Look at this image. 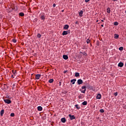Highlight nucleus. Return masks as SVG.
Masks as SVG:
<instances>
[{
    "label": "nucleus",
    "mask_w": 126,
    "mask_h": 126,
    "mask_svg": "<svg viewBox=\"0 0 126 126\" xmlns=\"http://www.w3.org/2000/svg\"><path fill=\"white\" fill-rule=\"evenodd\" d=\"M82 89L84 90L82 91L81 92V93H83L84 94H85V92H86V86H83L81 87Z\"/></svg>",
    "instance_id": "obj_1"
},
{
    "label": "nucleus",
    "mask_w": 126,
    "mask_h": 126,
    "mask_svg": "<svg viewBox=\"0 0 126 126\" xmlns=\"http://www.w3.org/2000/svg\"><path fill=\"white\" fill-rule=\"evenodd\" d=\"M3 101L6 104H10L11 103V100L9 99H4Z\"/></svg>",
    "instance_id": "obj_2"
},
{
    "label": "nucleus",
    "mask_w": 126,
    "mask_h": 126,
    "mask_svg": "<svg viewBox=\"0 0 126 126\" xmlns=\"http://www.w3.org/2000/svg\"><path fill=\"white\" fill-rule=\"evenodd\" d=\"M40 17L41 19V20H43V21H45V15L43 13H41L40 15Z\"/></svg>",
    "instance_id": "obj_3"
},
{
    "label": "nucleus",
    "mask_w": 126,
    "mask_h": 126,
    "mask_svg": "<svg viewBox=\"0 0 126 126\" xmlns=\"http://www.w3.org/2000/svg\"><path fill=\"white\" fill-rule=\"evenodd\" d=\"M69 117L71 121H72V120H75V116H74V115H71V114H69Z\"/></svg>",
    "instance_id": "obj_4"
},
{
    "label": "nucleus",
    "mask_w": 126,
    "mask_h": 126,
    "mask_svg": "<svg viewBox=\"0 0 126 126\" xmlns=\"http://www.w3.org/2000/svg\"><path fill=\"white\" fill-rule=\"evenodd\" d=\"M83 83V81L82 79H79L77 80V84L78 85H80V84H82Z\"/></svg>",
    "instance_id": "obj_5"
},
{
    "label": "nucleus",
    "mask_w": 126,
    "mask_h": 126,
    "mask_svg": "<svg viewBox=\"0 0 126 126\" xmlns=\"http://www.w3.org/2000/svg\"><path fill=\"white\" fill-rule=\"evenodd\" d=\"M69 28V26L68 25H65L63 27V30H67Z\"/></svg>",
    "instance_id": "obj_6"
},
{
    "label": "nucleus",
    "mask_w": 126,
    "mask_h": 126,
    "mask_svg": "<svg viewBox=\"0 0 126 126\" xmlns=\"http://www.w3.org/2000/svg\"><path fill=\"white\" fill-rule=\"evenodd\" d=\"M101 97H102V95L101 94H97L96 95V99H101Z\"/></svg>",
    "instance_id": "obj_7"
},
{
    "label": "nucleus",
    "mask_w": 126,
    "mask_h": 126,
    "mask_svg": "<svg viewBox=\"0 0 126 126\" xmlns=\"http://www.w3.org/2000/svg\"><path fill=\"white\" fill-rule=\"evenodd\" d=\"M41 77V74H36L35 75V79H40V78Z\"/></svg>",
    "instance_id": "obj_8"
},
{
    "label": "nucleus",
    "mask_w": 126,
    "mask_h": 126,
    "mask_svg": "<svg viewBox=\"0 0 126 126\" xmlns=\"http://www.w3.org/2000/svg\"><path fill=\"white\" fill-rule=\"evenodd\" d=\"M118 66H119V67H123V66H124V63L122 62L119 63H118Z\"/></svg>",
    "instance_id": "obj_9"
},
{
    "label": "nucleus",
    "mask_w": 126,
    "mask_h": 126,
    "mask_svg": "<svg viewBox=\"0 0 126 126\" xmlns=\"http://www.w3.org/2000/svg\"><path fill=\"white\" fill-rule=\"evenodd\" d=\"M75 81H76V79L71 80L70 83L72 84H74L75 83Z\"/></svg>",
    "instance_id": "obj_10"
},
{
    "label": "nucleus",
    "mask_w": 126,
    "mask_h": 126,
    "mask_svg": "<svg viewBox=\"0 0 126 126\" xmlns=\"http://www.w3.org/2000/svg\"><path fill=\"white\" fill-rule=\"evenodd\" d=\"M61 122L64 123L65 122H66V119H65V118H63L61 119Z\"/></svg>",
    "instance_id": "obj_11"
},
{
    "label": "nucleus",
    "mask_w": 126,
    "mask_h": 126,
    "mask_svg": "<svg viewBox=\"0 0 126 126\" xmlns=\"http://www.w3.org/2000/svg\"><path fill=\"white\" fill-rule=\"evenodd\" d=\"M63 59L64 60H68V56H67V55H63Z\"/></svg>",
    "instance_id": "obj_12"
},
{
    "label": "nucleus",
    "mask_w": 126,
    "mask_h": 126,
    "mask_svg": "<svg viewBox=\"0 0 126 126\" xmlns=\"http://www.w3.org/2000/svg\"><path fill=\"white\" fill-rule=\"evenodd\" d=\"M83 14V11L81 10V11H80L79 14L80 17H82Z\"/></svg>",
    "instance_id": "obj_13"
},
{
    "label": "nucleus",
    "mask_w": 126,
    "mask_h": 126,
    "mask_svg": "<svg viewBox=\"0 0 126 126\" xmlns=\"http://www.w3.org/2000/svg\"><path fill=\"white\" fill-rule=\"evenodd\" d=\"M68 33L67 31H64L62 33V35L63 36H64V35H67Z\"/></svg>",
    "instance_id": "obj_14"
},
{
    "label": "nucleus",
    "mask_w": 126,
    "mask_h": 126,
    "mask_svg": "<svg viewBox=\"0 0 126 126\" xmlns=\"http://www.w3.org/2000/svg\"><path fill=\"white\" fill-rule=\"evenodd\" d=\"M4 113V110L2 109L0 111V116L2 117L3 116V114Z\"/></svg>",
    "instance_id": "obj_15"
},
{
    "label": "nucleus",
    "mask_w": 126,
    "mask_h": 126,
    "mask_svg": "<svg viewBox=\"0 0 126 126\" xmlns=\"http://www.w3.org/2000/svg\"><path fill=\"white\" fill-rule=\"evenodd\" d=\"M19 16H21L22 17H23L24 16V13L23 12H20L19 13Z\"/></svg>",
    "instance_id": "obj_16"
},
{
    "label": "nucleus",
    "mask_w": 126,
    "mask_h": 126,
    "mask_svg": "<svg viewBox=\"0 0 126 126\" xmlns=\"http://www.w3.org/2000/svg\"><path fill=\"white\" fill-rule=\"evenodd\" d=\"M37 110L38 111H42V110H43V107H42L41 106H38L37 107Z\"/></svg>",
    "instance_id": "obj_17"
},
{
    "label": "nucleus",
    "mask_w": 126,
    "mask_h": 126,
    "mask_svg": "<svg viewBox=\"0 0 126 126\" xmlns=\"http://www.w3.org/2000/svg\"><path fill=\"white\" fill-rule=\"evenodd\" d=\"M82 105H83V106H86V105H87V101H85L83 102Z\"/></svg>",
    "instance_id": "obj_18"
},
{
    "label": "nucleus",
    "mask_w": 126,
    "mask_h": 126,
    "mask_svg": "<svg viewBox=\"0 0 126 126\" xmlns=\"http://www.w3.org/2000/svg\"><path fill=\"white\" fill-rule=\"evenodd\" d=\"M75 107L76 108V109H77L78 110H79V109H80V106H79V105L78 104H76L75 105Z\"/></svg>",
    "instance_id": "obj_19"
},
{
    "label": "nucleus",
    "mask_w": 126,
    "mask_h": 126,
    "mask_svg": "<svg viewBox=\"0 0 126 126\" xmlns=\"http://www.w3.org/2000/svg\"><path fill=\"white\" fill-rule=\"evenodd\" d=\"M48 82H49V83H53L54 82V79H50L49 80Z\"/></svg>",
    "instance_id": "obj_20"
},
{
    "label": "nucleus",
    "mask_w": 126,
    "mask_h": 126,
    "mask_svg": "<svg viewBox=\"0 0 126 126\" xmlns=\"http://www.w3.org/2000/svg\"><path fill=\"white\" fill-rule=\"evenodd\" d=\"M107 13H110L111 12V9H110V8H107Z\"/></svg>",
    "instance_id": "obj_21"
},
{
    "label": "nucleus",
    "mask_w": 126,
    "mask_h": 126,
    "mask_svg": "<svg viewBox=\"0 0 126 126\" xmlns=\"http://www.w3.org/2000/svg\"><path fill=\"white\" fill-rule=\"evenodd\" d=\"M75 76H76V77H78V76H79V73L78 72L75 73Z\"/></svg>",
    "instance_id": "obj_22"
},
{
    "label": "nucleus",
    "mask_w": 126,
    "mask_h": 126,
    "mask_svg": "<svg viewBox=\"0 0 126 126\" xmlns=\"http://www.w3.org/2000/svg\"><path fill=\"white\" fill-rule=\"evenodd\" d=\"M114 38L115 39H118L119 38V34H115Z\"/></svg>",
    "instance_id": "obj_23"
},
{
    "label": "nucleus",
    "mask_w": 126,
    "mask_h": 126,
    "mask_svg": "<svg viewBox=\"0 0 126 126\" xmlns=\"http://www.w3.org/2000/svg\"><path fill=\"white\" fill-rule=\"evenodd\" d=\"M114 25L115 26H118V25H119V23H118V22H114Z\"/></svg>",
    "instance_id": "obj_24"
},
{
    "label": "nucleus",
    "mask_w": 126,
    "mask_h": 126,
    "mask_svg": "<svg viewBox=\"0 0 126 126\" xmlns=\"http://www.w3.org/2000/svg\"><path fill=\"white\" fill-rule=\"evenodd\" d=\"M12 73H13L14 76H15V73H16V70H12Z\"/></svg>",
    "instance_id": "obj_25"
},
{
    "label": "nucleus",
    "mask_w": 126,
    "mask_h": 126,
    "mask_svg": "<svg viewBox=\"0 0 126 126\" xmlns=\"http://www.w3.org/2000/svg\"><path fill=\"white\" fill-rule=\"evenodd\" d=\"M37 37L38 38H41V37H42V35H41V34L38 33V34H37Z\"/></svg>",
    "instance_id": "obj_26"
},
{
    "label": "nucleus",
    "mask_w": 126,
    "mask_h": 126,
    "mask_svg": "<svg viewBox=\"0 0 126 126\" xmlns=\"http://www.w3.org/2000/svg\"><path fill=\"white\" fill-rule=\"evenodd\" d=\"M99 112L100 113H104L105 111L104 110V109H100Z\"/></svg>",
    "instance_id": "obj_27"
},
{
    "label": "nucleus",
    "mask_w": 126,
    "mask_h": 126,
    "mask_svg": "<svg viewBox=\"0 0 126 126\" xmlns=\"http://www.w3.org/2000/svg\"><path fill=\"white\" fill-rule=\"evenodd\" d=\"M119 50L120 51H123V50H124V47H120V48H119Z\"/></svg>",
    "instance_id": "obj_28"
},
{
    "label": "nucleus",
    "mask_w": 126,
    "mask_h": 126,
    "mask_svg": "<svg viewBox=\"0 0 126 126\" xmlns=\"http://www.w3.org/2000/svg\"><path fill=\"white\" fill-rule=\"evenodd\" d=\"M86 42L87 44H89V43H90V40H89V39H88Z\"/></svg>",
    "instance_id": "obj_29"
},
{
    "label": "nucleus",
    "mask_w": 126,
    "mask_h": 126,
    "mask_svg": "<svg viewBox=\"0 0 126 126\" xmlns=\"http://www.w3.org/2000/svg\"><path fill=\"white\" fill-rule=\"evenodd\" d=\"M12 41L13 42V43H16L17 40L15 39H13Z\"/></svg>",
    "instance_id": "obj_30"
},
{
    "label": "nucleus",
    "mask_w": 126,
    "mask_h": 126,
    "mask_svg": "<svg viewBox=\"0 0 126 126\" xmlns=\"http://www.w3.org/2000/svg\"><path fill=\"white\" fill-rule=\"evenodd\" d=\"M10 116L11 117H14V113H11Z\"/></svg>",
    "instance_id": "obj_31"
},
{
    "label": "nucleus",
    "mask_w": 126,
    "mask_h": 126,
    "mask_svg": "<svg viewBox=\"0 0 126 126\" xmlns=\"http://www.w3.org/2000/svg\"><path fill=\"white\" fill-rule=\"evenodd\" d=\"M78 98H79V99H82V97L81 96V95H79Z\"/></svg>",
    "instance_id": "obj_32"
},
{
    "label": "nucleus",
    "mask_w": 126,
    "mask_h": 126,
    "mask_svg": "<svg viewBox=\"0 0 126 126\" xmlns=\"http://www.w3.org/2000/svg\"><path fill=\"white\" fill-rule=\"evenodd\" d=\"M115 96H118V93L116 92L114 94Z\"/></svg>",
    "instance_id": "obj_33"
},
{
    "label": "nucleus",
    "mask_w": 126,
    "mask_h": 126,
    "mask_svg": "<svg viewBox=\"0 0 126 126\" xmlns=\"http://www.w3.org/2000/svg\"><path fill=\"white\" fill-rule=\"evenodd\" d=\"M88 1H90V0H85V2H88Z\"/></svg>",
    "instance_id": "obj_34"
},
{
    "label": "nucleus",
    "mask_w": 126,
    "mask_h": 126,
    "mask_svg": "<svg viewBox=\"0 0 126 126\" xmlns=\"http://www.w3.org/2000/svg\"><path fill=\"white\" fill-rule=\"evenodd\" d=\"M83 55L84 56H87V54L85 53V52L83 53Z\"/></svg>",
    "instance_id": "obj_35"
},
{
    "label": "nucleus",
    "mask_w": 126,
    "mask_h": 126,
    "mask_svg": "<svg viewBox=\"0 0 126 126\" xmlns=\"http://www.w3.org/2000/svg\"><path fill=\"white\" fill-rule=\"evenodd\" d=\"M53 7H56V4L55 3L53 4Z\"/></svg>",
    "instance_id": "obj_36"
},
{
    "label": "nucleus",
    "mask_w": 126,
    "mask_h": 126,
    "mask_svg": "<svg viewBox=\"0 0 126 126\" xmlns=\"http://www.w3.org/2000/svg\"><path fill=\"white\" fill-rule=\"evenodd\" d=\"M67 72V70L64 71V73H66Z\"/></svg>",
    "instance_id": "obj_37"
},
{
    "label": "nucleus",
    "mask_w": 126,
    "mask_h": 126,
    "mask_svg": "<svg viewBox=\"0 0 126 126\" xmlns=\"http://www.w3.org/2000/svg\"><path fill=\"white\" fill-rule=\"evenodd\" d=\"M11 77H12L13 78H14V75H11Z\"/></svg>",
    "instance_id": "obj_38"
},
{
    "label": "nucleus",
    "mask_w": 126,
    "mask_h": 126,
    "mask_svg": "<svg viewBox=\"0 0 126 126\" xmlns=\"http://www.w3.org/2000/svg\"><path fill=\"white\" fill-rule=\"evenodd\" d=\"M75 24H78V21L76 22Z\"/></svg>",
    "instance_id": "obj_39"
},
{
    "label": "nucleus",
    "mask_w": 126,
    "mask_h": 126,
    "mask_svg": "<svg viewBox=\"0 0 126 126\" xmlns=\"http://www.w3.org/2000/svg\"><path fill=\"white\" fill-rule=\"evenodd\" d=\"M59 83H60V86H61V85L62 84V82H60Z\"/></svg>",
    "instance_id": "obj_40"
},
{
    "label": "nucleus",
    "mask_w": 126,
    "mask_h": 126,
    "mask_svg": "<svg viewBox=\"0 0 126 126\" xmlns=\"http://www.w3.org/2000/svg\"><path fill=\"white\" fill-rule=\"evenodd\" d=\"M101 27H104V25H101Z\"/></svg>",
    "instance_id": "obj_41"
},
{
    "label": "nucleus",
    "mask_w": 126,
    "mask_h": 126,
    "mask_svg": "<svg viewBox=\"0 0 126 126\" xmlns=\"http://www.w3.org/2000/svg\"><path fill=\"white\" fill-rule=\"evenodd\" d=\"M113 0L114 1H117V0Z\"/></svg>",
    "instance_id": "obj_42"
},
{
    "label": "nucleus",
    "mask_w": 126,
    "mask_h": 126,
    "mask_svg": "<svg viewBox=\"0 0 126 126\" xmlns=\"http://www.w3.org/2000/svg\"><path fill=\"white\" fill-rule=\"evenodd\" d=\"M102 22H104V20H101Z\"/></svg>",
    "instance_id": "obj_43"
},
{
    "label": "nucleus",
    "mask_w": 126,
    "mask_h": 126,
    "mask_svg": "<svg viewBox=\"0 0 126 126\" xmlns=\"http://www.w3.org/2000/svg\"><path fill=\"white\" fill-rule=\"evenodd\" d=\"M89 88H92V87H91V86L89 87Z\"/></svg>",
    "instance_id": "obj_44"
},
{
    "label": "nucleus",
    "mask_w": 126,
    "mask_h": 126,
    "mask_svg": "<svg viewBox=\"0 0 126 126\" xmlns=\"http://www.w3.org/2000/svg\"><path fill=\"white\" fill-rule=\"evenodd\" d=\"M1 0H0V3L1 2V1H0Z\"/></svg>",
    "instance_id": "obj_45"
}]
</instances>
